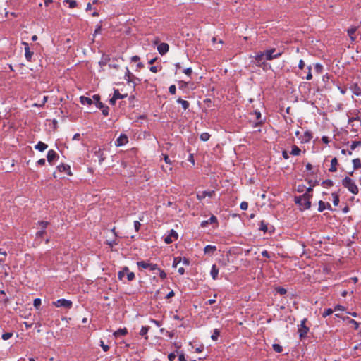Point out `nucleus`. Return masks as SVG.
Here are the masks:
<instances>
[{
    "label": "nucleus",
    "instance_id": "obj_1",
    "mask_svg": "<svg viewBox=\"0 0 361 361\" xmlns=\"http://www.w3.org/2000/svg\"><path fill=\"white\" fill-rule=\"evenodd\" d=\"M312 197V195L305 193L302 195L295 197V202L300 206L301 210L308 209L311 207L310 199Z\"/></svg>",
    "mask_w": 361,
    "mask_h": 361
},
{
    "label": "nucleus",
    "instance_id": "obj_2",
    "mask_svg": "<svg viewBox=\"0 0 361 361\" xmlns=\"http://www.w3.org/2000/svg\"><path fill=\"white\" fill-rule=\"evenodd\" d=\"M342 185L353 195H357L359 193L358 187L350 176H345L342 180Z\"/></svg>",
    "mask_w": 361,
    "mask_h": 361
},
{
    "label": "nucleus",
    "instance_id": "obj_3",
    "mask_svg": "<svg viewBox=\"0 0 361 361\" xmlns=\"http://www.w3.org/2000/svg\"><path fill=\"white\" fill-rule=\"evenodd\" d=\"M265 54V60L271 61L273 59H277L282 55L281 51H276L275 48L266 50L264 51Z\"/></svg>",
    "mask_w": 361,
    "mask_h": 361
},
{
    "label": "nucleus",
    "instance_id": "obj_4",
    "mask_svg": "<svg viewBox=\"0 0 361 361\" xmlns=\"http://www.w3.org/2000/svg\"><path fill=\"white\" fill-rule=\"evenodd\" d=\"M137 265L139 267V269H149L150 270L159 269L157 264L149 263L147 261H139L137 262Z\"/></svg>",
    "mask_w": 361,
    "mask_h": 361
},
{
    "label": "nucleus",
    "instance_id": "obj_5",
    "mask_svg": "<svg viewBox=\"0 0 361 361\" xmlns=\"http://www.w3.org/2000/svg\"><path fill=\"white\" fill-rule=\"evenodd\" d=\"M53 305L56 307H65L70 309L72 307L73 302L71 300L66 299H59L53 302Z\"/></svg>",
    "mask_w": 361,
    "mask_h": 361
},
{
    "label": "nucleus",
    "instance_id": "obj_6",
    "mask_svg": "<svg viewBox=\"0 0 361 361\" xmlns=\"http://www.w3.org/2000/svg\"><path fill=\"white\" fill-rule=\"evenodd\" d=\"M306 320V319L302 320L298 327V333L300 338H305L309 331V328L305 325Z\"/></svg>",
    "mask_w": 361,
    "mask_h": 361
},
{
    "label": "nucleus",
    "instance_id": "obj_7",
    "mask_svg": "<svg viewBox=\"0 0 361 361\" xmlns=\"http://www.w3.org/2000/svg\"><path fill=\"white\" fill-rule=\"evenodd\" d=\"M178 237V235L176 231L173 229H171L169 231V233L167 236L164 238V242L166 244H170L173 243L174 240H177Z\"/></svg>",
    "mask_w": 361,
    "mask_h": 361
},
{
    "label": "nucleus",
    "instance_id": "obj_8",
    "mask_svg": "<svg viewBox=\"0 0 361 361\" xmlns=\"http://www.w3.org/2000/svg\"><path fill=\"white\" fill-rule=\"evenodd\" d=\"M255 59L256 65L260 67L264 64L265 54L264 52H260L255 56Z\"/></svg>",
    "mask_w": 361,
    "mask_h": 361
},
{
    "label": "nucleus",
    "instance_id": "obj_9",
    "mask_svg": "<svg viewBox=\"0 0 361 361\" xmlns=\"http://www.w3.org/2000/svg\"><path fill=\"white\" fill-rule=\"evenodd\" d=\"M25 48V56L28 61H31L33 52L30 51L28 43L23 42Z\"/></svg>",
    "mask_w": 361,
    "mask_h": 361
},
{
    "label": "nucleus",
    "instance_id": "obj_10",
    "mask_svg": "<svg viewBox=\"0 0 361 361\" xmlns=\"http://www.w3.org/2000/svg\"><path fill=\"white\" fill-rule=\"evenodd\" d=\"M128 138L125 134H121L116 140L115 145L116 146H123L128 143Z\"/></svg>",
    "mask_w": 361,
    "mask_h": 361
},
{
    "label": "nucleus",
    "instance_id": "obj_11",
    "mask_svg": "<svg viewBox=\"0 0 361 361\" xmlns=\"http://www.w3.org/2000/svg\"><path fill=\"white\" fill-rule=\"evenodd\" d=\"M169 46L167 43L163 42L158 45L157 50L161 55H164L169 51Z\"/></svg>",
    "mask_w": 361,
    "mask_h": 361
},
{
    "label": "nucleus",
    "instance_id": "obj_12",
    "mask_svg": "<svg viewBox=\"0 0 361 361\" xmlns=\"http://www.w3.org/2000/svg\"><path fill=\"white\" fill-rule=\"evenodd\" d=\"M354 121L357 122V123L356 125V127L357 128L361 127V118L358 116V111L356 112L355 114H354L353 116L348 118V123H351Z\"/></svg>",
    "mask_w": 361,
    "mask_h": 361
},
{
    "label": "nucleus",
    "instance_id": "obj_13",
    "mask_svg": "<svg viewBox=\"0 0 361 361\" xmlns=\"http://www.w3.org/2000/svg\"><path fill=\"white\" fill-rule=\"evenodd\" d=\"M214 194V191H203L197 194V198L199 200L204 199L206 197H212Z\"/></svg>",
    "mask_w": 361,
    "mask_h": 361
},
{
    "label": "nucleus",
    "instance_id": "obj_14",
    "mask_svg": "<svg viewBox=\"0 0 361 361\" xmlns=\"http://www.w3.org/2000/svg\"><path fill=\"white\" fill-rule=\"evenodd\" d=\"M349 89L356 96H361V87L357 83H353L350 85Z\"/></svg>",
    "mask_w": 361,
    "mask_h": 361
},
{
    "label": "nucleus",
    "instance_id": "obj_15",
    "mask_svg": "<svg viewBox=\"0 0 361 361\" xmlns=\"http://www.w3.org/2000/svg\"><path fill=\"white\" fill-rule=\"evenodd\" d=\"M318 205V211L320 212H323L326 209L329 210H332L331 204L329 203L326 204L322 200L319 201Z\"/></svg>",
    "mask_w": 361,
    "mask_h": 361
},
{
    "label": "nucleus",
    "instance_id": "obj_16",
    "mask_svg": "<svg viewBox=\"0 0 361 361\" xmlns=\"http://www.w3.org/2000/svg\"><path fill=\"white\" fill-rule=\"evenodd\" d=\"M59 157V155L57 154V153L53 150V149H50L48 151V153H47V161L49 163L51 164L52 161Z\"/></svg>",
    "mask_w": 361,
    "mask_h": 361
},
{
    "label": "nucleus",
    "instance_id": "obj_17",
    "mask_svg": "<svg viewBox=\"0 0 361 361\" xmlns=\"http://www.w3.org/2000/svg\"><path fill=\"white\" fill-rule=\"evenodd\" d=\"M357 31V27L353 26L347 30L348 35L352 42L355 41V32Z\"/></svg>",
    "mask_w": 361,
    "mask_h": 361
},
{
    "label": "nucleus",
    "instance_id": "obj_18",
    "mask_svg": "<svg viewBox=\"0 0 361 361\" xmlns=\"http://www.w3.org/2000/svg\"><path fill=\"white\" fill-rule=\"evenodd\" d=\"M45 233H46V231L43 230V229H42L41 231H39L38 232L36 233V235H35L36 237H35V246H38L40 245L41 241L39 240V238H42Z\"/></svg>",
    "mask_w": 361,
    "mask_h": 361
},
{
    "label": "nucleus",
    "instance_id": "obj_19",
    "mask_svg": "<svg viewBox=\"0 0 361 361\" xmlns=\"http://www.w3.org/2000/svg\"><path fill=\"white\" fill-rule=\"evenodd\" d=\"M93 104L99 109H102L104 104L100 102V97L98 94H95L92 97Z\"/></svg>",
    "mask_w": 361,
    "mask_h": 361
},
{
    "label": "nucleus",
    "instance_id": "obj_20",
    "mask_svg": "<svg viewBox=\"0 0 361 361\" xmlns=\"http://www.w3.org/2000/svg\"><path fill=\"white\" fill-rule=\"evenodd\" d=\"M338 165L337 158L334 157L331 161V166L329 169L330 172H336L337 171V166Z\"/></svg>",
    "mask_w": 361,
    "mask_h": 361
},
{
    "label": "nucleus",
    "instance_id": "obj_21",
    "mask_svg": "<svg viewBox=\"0 0 361 361\" xmlns=\"http://www.w3.org/2000/svg\"><path fill=\"white\" fill-rule=\"evenodd\" d=\"M58 169L61 172H66L67 174L71 175V167L69 165L64 164H60L59 166H58Z\"/></svg>",
    "mask_w": 361,
    "mask_h": 361
},
{
    "label": "nucleus",
    "instance_id": "obj_22",
    "mask_svg": "<svg viewBox=\"0 0 361 361\" xmlns=\"http://www.w3.org/2000/svg\"><path fill=\"white\" fill-rule=\"evenodd\" d=\"M128 334V330L126 328L119 329L114 333V337L117 338L119 336H126Z\"/></svg>",
    "mask_w": 361,
    "mask_h": 361
},
{
    "label": "nucleus",
    "instance_id": "obj_23",
    "mask_svg": "<svg viewBox=\"0 0 361 361\" xmlns=\"http://www.w3.org/2000/svg\"><path fill=\"white\" fill-rule=\"evenodd\" d=\"M94 153H95V155L99 159V163L101 164L105 159V157L104 156L102 149L101 148H99L97 150L95 151Z\"/></svg>",
    "mask_w": 361,
    "mask_h": 361
},
{
    "label": "nucleus",
    "instance_id": "obj_24",
    "mask_svg": "<svg viewBox=\"0 0 361 361\" xmlns=\"http://www.w3.org/2000/svg\"><path fill=\"white\" fill-rule=\"evenodd\" d=\"M48 147V145L41 141H39L35 146V148L37 149L39 152H44L45 149H47Z\"/></svg>",
    "mask_w": 361,
    "mask_h": 361
},
{
    "label": "nucleus",
    "instance_id": "obj_25",
    "mask_svg": "<svg viewBox=\"0 0 361 361\" xmlns=\"http://www.w3.org/2000/svg\"><path fill=\"white\" fill-rule=\"evenodd\" d=\"M216 250V247L211 245H207L204 249V252L205 254H213Z\"/></svg>",
    "mask_w": 361,
    "mask_h": 361
},
{
    "label": "nucleus",
    "instance_id": "obj_26",
    "mask_svg": "<svg viewBox=\"0 0 361 361\" xmlns=\"http://www.w3.org/2000/svg\"><path fill=\"white\" fill-rule=\"evenodd\" d=\"M80 100L81 104L83 105H85V104L91 105L92 104H93L92 99H91L90 97L82 96V97H80Z\"/></svg>",
    "mask_w": 361,
    "mask_h": 361
},
{
    "label": "nucleus",
    "instance_id": "obj_27",
    "mask_svg": "<svg viewBox=\"0 0 361 361\" xmlns=\"http://www.w3.org/2000/svg\"><path fill=\"white\" fill-rule=\"evenodd\" d=\"M210 274L214 280L217 279L219 269L216 267L215 264L212 265Z\"/></svg>",
    "mask_w": 361,
    "mask_h": 361
},
{
    "label": "nucleus",
    "instance_id": "obj_28",
    "mask_svg": "<svg viewBox=\"0 0 361 361\" xmlns=\"http://www.w3.org/2000/svg\"><path fill=\"white\" fill-rule=\"evenodd\" d=\"M344 320H347L350 324L352 325V327H353L354 329H357L359 328L360 324L356 322L355 320L349 318L347 317L346 318L343 319Z\"/></svg>",
    "mask_w": 361,
    "mask_h": 361
},
{
    "label": "nucleus",
    "instance_id": "obj_29",
    "mask_svg": "<svg viewBox=\"0 0 361 361\" xmlns=\"http://www.w3.org/2000/svg\"><path fill=\"white\" fill-rule=\"evenodd\" d=\"M361 146V141H353L350 145V150L348 151V154L352 155V151L355 150L357 147Z\"/></svg>",
    "mask_w": 361,
    "mask_h": 361
},
{
    "label": "nucleus",
    "instance_id": "obj_30",
    "mask_svg": "<svg viewBox=\"0 0 361 361\" xmlns=\"http://www.w3.org/2000/svg\"><path fill=\"white\" fill-rule=\"evenodd\" d=\"M149 330V326H142L140 331V335L145 336V338L146 340H147L148 339L147 333H148Z\"/></svg>",
    "mask_w": 361,
    "mask_h": 361
},
{
    "label": "nucleus",
    "instance_id": "obj_31",
    "mask_svg": "<svg viewBox=\"0 0 361 361\" xmlns=\"http://www.w3.org/2000/svg\"><path fill=\"white\" fill-rule=\"evenodd\" d=\"M352 162H353V169L354 170H357V169H361V160H360V159H359V158L354 159H353Z\"/></svg>",
    "mask_w": 361,
    "mask_h": 361
},
{
    "label": "nucleus",
    "instance_id": "obj_32",
    "mask_svg": "<svg viewBox=\"0 0 361 361\" xmlns=\"http://www.w3.org/2000/svg\"><path fill=\"white\" fill-rule=\"evenodd\" d=\"M177 102L182 105V107L184 110H186L189 108L190 104L188 101L182 99L181 98H178L177 99Z\"/></svg>",
    "mask_w": 361,
    "mask_h": 361
},
{
    "label": "nucleus",
    "instance_id": "obj_33",
    "mask_svg": "<svg viewBox=\"0 0 361 361\" xmlns=\"http://www.w3.org/2000/svg\"><path fill=\"white\" fill-rule=\"evenodd\" d=\"M128 272V267H125L123 268L122 270H121L120 271H118V278L119 280H123L125 274Z\"/></svg>",
    "mask_w": 361,
    "mask_h": 361
},
{
    "label": "nucleus",
    "instance_id": "obj_34",
    "mask_svg": "<svg viewBox=\"0 0 361 361\" xmlns=\"http://www.w3.org/2000/svg\"><path fill=\"white\" fill-rule=\"evenodd\" d=\"M300 152H301V150L298 146L293 145L292 147V150L290 152V154H292L293 156H298L300 154Z\"/></svg>",
    "mask_w": 361,
    "mask_h": 361
},
{
    "label": "nucleus",
    "instance_id": "obj_35",
    "mask_svg": "<svg viewBox=\"0 0 361 361\" xmlns=\"http://www.w3.org/2000/svg\"><path fill=\"white\" fill-rule=\"evenodd\" d=\"M307 75L305 77L300 75V77L302 78H305L307 80H310L312 78V72H311V70H312L311 66H307Z\"/></svg>",
    "mask_w": 361,
    "mask_h": 361
},
{
    "label": "nucleus",
    "instance_id": "obj_36",
    "mask_svg": "<svg viewBox=\"0 0 361 361\" xmlns=\"http://www.w3.org/2000/svg\"><path fill=\"white\" fill-rule=\"evenodd\" d=\"M312 136L311 133L310 132H305L304 134V137L302 140V142H307L312 139Z\"/></svg>",
    "mask_w": 361,
    "mask_h": 361
},
{
    "label": "nucleus",
    "instance_id": "obj_37",
    "mask_svg": "<svg viewBox=\"0 0 361 361\" xmlns=\"http://www.w3.org/2000/svg\"><path fill=\"white\" fill-rule=\"evenodd\" d=\"M333 197V203L334 206H338L339 204V196L337 193L334 192L331 194Z\"/></svg>",
    "mask_w": 361,
    "mask_h": 361
},
{
    "label": "nucleus",
    "instance_id": "obj_38",
    "mask_svg": "<svg viewBox=\"0 0 361 361\" xmlns=\"http://www.w3.org/2000/svg\"><path fill=\"white\" fill-rule=\"evenodd\" d=\"M324 67L320 63H316L314 65V71L317 74H321L323 71Z\"/></svg>",
    "mask_w": 361,
    "mask_h": 361
},
{
    "label": "nucleus",
    "instance_id": "obj_39",
    "mask_svg": "<svg viewBox=\"0 0 361 361\" xmlns=\"http://www.w3.org/2000/svg\"><path fill=\"white\" fill-rule=\"evenodd\" d=\"M127 95L121 94L118 90H115L114 92V99H123L125 98Z\"/></svg>",
    "mask_w": 361,
    "mask_h": 361
},
{
    "label": "nucleus",
    "instance_id": "obj_40",
    "mask_svg": "<svg viewBox=\"0 0 361 361\" xmlns=\"http://www.w3.org/2000/svg\"><path fill=\"white\" fill-rule=\"evenodd\" d=\"M322 185H323L324 187H332L334 185V182H333V180H331L330 179H327V180L322 181Z\"/></svg>",
    "mask_w": 361,
    "mask_h": 361
},
{
    "label": "nucleus",
    "instance_id": "obj_41",
    "mask_svg": "<svg viewBox=\"0 0 361 361\" xmlns=\"http://www.w3.org/2000/svg\"><path fill=\"white\" fill-rule=\"evenodd\" d=\"M64 2L68 4L69 8H73L77 6V2L75 0H64Z\"/></svg>",
    "mask_w": 361,
    "mask_h": 361
},
{
    "label": "nucleus",
    "instance_id": "obj_42",
    "mask_svg": "<svg viewBox=\"0 0 361 361\" xmlns=\"http://www.w3.org/2000/svg\"><path fill=\"white\" fill-rule=\"evenodd\" d=\"M220 334V331L219 329H215L214 330V332L212 334V335L211 336V338L213 340V341H216L218 339V337Z\"/></svg>",
    "mask_w": 361,
    "mask_h": 361
},
{
    "label": "nucleus",
    "instance_id": "obj_43",
    "mask_svg": "<svg viewBox=\"0 0 361 361\" xmlns=\"http://www.w3.org/2000/svg\"><path fill=\"white\" fill-rule=\"evenodd\" d=\"M200 140H202V141H207L209 137H210V135L208 133H202L201 135H200Z\"/></svg>",
    "mask_w": 361,
    "mask_h": 361
},
{
    "label": "nucleus",
    "instance_id": "obj_44",
    "mask_svg": "<svg viewBox=\"0 0 361 361\" xmlns=\"http://www.w3.org/2000/svg\"><path fill=\"white\" fill-rule=\"evenodd\" d=\"M133 75L131 74V73L130 72V71L128 70V68H126V74H125V79L128 82H131V78L130 77L132 76Z\"/></svg>",
    "mask_w": 361,
    "mask_h": 361
},
{
    "label": "nucleus",
    "instance_id": "obj_45",
    "mask_svg": "<svg viewBox=\"0 0 361 361\" xmlns=\"http://www.w3.org/2000/svg\"><path fill=\"white\" fill-rule=\"evenodd\" d=\"M273 349L276 353H281L283 350L282 346L277 343L273 345Z\"/></svg>",
    "mask_w": 361,
    "mask_h": 361
},
{
    "label": "nucleus",
    "instance_id": "obj_46",
    "mask_svg": "<svg viewBox=\"0 0 361 361\" xmlns=\"http://www.w3.org/2000/svg\"><path fill=\"white\" fill-rule=\"evenodd\" d=\"M13 336V334L11 332H6L5 334H3L1 336V338L3 340L6 341L11 338Z\"/></svg>",
    "mask_w": 361,
    "mask_h": 361
},
{
    "label": "nucleus",
    "instance_id": "obj_47",
    "mask_svg": "<svg viewBox=\"0 0 361 361\" xmlns=\"http://www.w3.org/2000/svg\"><path fill=\"white\" fill-rule=\"evenodd\" d=\"M182 261V258L180 257H175L173 259V267H177V266L178 265L179 263H180Z\"/></svg>",
    "mask_w": 361,
    "mask_h": 361
},
{
    "label": "nucleus",
    "instance_id": "obj_48",
    "mask_svg": "<svg viewBox=\"0 0 361 361\" xmlns=\"http://www.w3.org/2000/svg\"><path fill=\"white\" fill-rule=\"evenodd\" d=\"M127 274V279L128 281H132L135 279V274L133 272L129 271L126 273Z\"/></svg>",
    "mask_w": 361,
    "mask_h": 361
},
{
    "label": "nucleus",
    "instance_id": "obj_49",
    "mask_svg": "<svg viewBox=\"0 0 361 361\" xmlns=\"http://www.w3.org/2000/svg\"><path fill=\"white\" fill-rule=\"evenodd\" d=\"M41 299L39 298H36L34 300V302H33V305H34V307L36 308V309H39L40 305H41Z\"/></svg>",
    "mask_w": 361,
    "mask_h": 361
},
{
    "label": "nucleus",
    "instance_id": "obj_50",
    "mask_svg": "<svg viewBox=\"0 0 361 361\" xmlns=\"http://www.w3.org/2000/svg\"><path fill=\"white\" fill-rule=\"evenodd\" d=\"M333 313V310L331 308H328L325 310L322 314L323 317H326L327 316Z\"/></svg>",
    "mask_w": 361,
    "mask_h": 361
},
{
    "label": "nucleus",
    "instance_id": "obj_51",
    "mask_svg": "<svg viewBox=\"0 0 361 361\" xmlns=\"http://www.w3.org/2000/svg\"><path fill=\"white\" fill-rule=\"evenodd\" d=\"M38 224L39 226H41L42 229L45 230V228L47 227V226L49 224V223L48 221H39Z\"/></svg>",
    "mask_w": 361,
    "mask_h": 361
},
{
    "label": "nucleus",
    "instance_id": "obj_52",
    "mask_svg": "<svg viewBox=\"0 0 361 361\" xmlns=\"http://www.w3.org/2000/svg\"><path fill=\"white\" fill-rule=\"evenodd\" d=\"M276 290L277 293H279L280 295H284L287 292L286 290L282 287H278L276 288Z\"/></svg>",
    "mask_w": 361,
    "mask_h": 361
},
{
    "label": "nucleus",
    "instance_id": "obj_53",
    "mask_svg": "<svg viewBox=\"0 0 361 361\" xmlns=\"http://www.w3.org/2000/svg\"><path fill=\"white\" fill-rule=\"evenodd\" d=\"M100 346L102 348V349L104 352H106L109 350V346L107 345H105L102 340L100 341Z\"/></svg>",
    "mask_w": 361,
    "mask_h": 361
},
{
    "label": "nucleus",
    "instance_id": "obj_54",
    "mask_svg": "<svg viewBox=\"0 0 361 361\" xmlns=\"http://www.w3.org/2000/svg\"><path fill=\"white\" fill-rule=\"evenodd\" d=\"M157 270H158V271H159V276H160V278H161V279H166V272H165L164 270H162V269H159H159H157Z\"/></svg>",
    "mask_w": 361,
    "mask_h": 361
},
{
    "label": "nucleus",
    "instance_id": "obj_55",
    "mask_svg": "<svg viewBox=\"0 0 361 361\" xmlns=\"http://www.w3.org/2000/svg\"><path fill=\"white\" fill-rule=\"evenodd\" d=\"M240 207L242 210H247L248 208V203L247 202H242Z\"/></svg>",
    "mask_w": 361,
    "mask_h": 361
},
{
    "label": "nucleus",
    "instance_id": "obj_56",
    "mask_svg": "<svg viewBox=\"0 0 361 361\" xmlns=\"http://www.w3.org/2000/svg\"><path fill=\"white\" fill-rule=\"evenodd\" d=\"M104 116H107L109 115V107L104 105V107L101 109Z\"/></svg>",
    "mask_w": 361,
    "mask_h": 361
},
{
    "label": "nucleus",
    "instance_id": "obj_57",
    "mask_svg": "<svg viewBox=\"0 0 361 361\" xmlns=\"http://www.w3.org/2000/svg\"><path fill=\"white\" fill-rule=\"evenodd\" d=\"M169 91L171 94H175L176 91V87L174 85H171L169 88Z\"/></svg>",
    "mask_w": 361,
    "mask_h": 361
},
{
    "label": "nucleus",
    "instance_id": "obj_58",
    "mask_svg": "<svg viewBox=\"0 0 361 361\" xmlns=\"http://www.w3.org/2000/svg\"><path fill=\"white\" fill-rule=\"evenodd\" d=\"M140 226H141V224H140V221H134V227H135V231L137 232L139 231Z\"/></svg>",
    "mask_w": 361,
    "mask_h": 361
},
{
    "label": "nucleus",
    "instance_id": "obj_59",
    "mask_svg": "<svg viewBox=\"0 0 361 361\" xmlns=\"http://www.w3.org/2000/svg\"><path fill=\"white\" fill-rule=\"evenodd\" d=\"M260 230L263 231L264 232H266L267 231V226L264 224V221L261 222Z\"/></svg>",
    "mask_w": 361,
    "mask_h": 361
},
{
    "label": "nucleus",
    "instance_id": "obj_60",
    "mask_svg": "<svg viewBox=\"0 0 361 361\" xmlns=\"http://www.w3.org/2000/svg\"><path fill=\"white\" fill-rule=\"evenodd\" d=\"M176 355L174 353H171L168 355V359L169 361H173L176 358Z\"/></svg>",
    "mask_w": 361,
    "mask_h": 361
},
{
    "label": "nucleus",
    "instance_id": "obj_61",
    "mask_svg": "<svg viewBox=\"0 0 361 361\" xmlns=\"http://www.w3.org/2000/svg\"><path fill=\"white\" fill-rule=\"evenodd\" d=\"M209 224H213L217 221V218L212 215L209 219H208Z\"/></svg>",
    "mask_w": 361,
    "mask_h": 361
},
{
    "label": "nucleus",
    "instance_id": "obj_62",
    "mask_svg": "<svg viewBox=\"0 0 361 361\" xmlns=\"http://www.w3.org/2000/svg\"><path fill=\"white\" fill-rule=\"evenodd\" d=\"M163 156H164V159L165 162L171 166V161L169 159V156L167 154H163Z\"/></svg>",
    "mask_w": 361,
    "mask_h": 361
},
{
    "label": "nucleus",
    "instance_id": "obj_63",
    "mask_svg": "<svg viewBox=\"0 0 361 361\" xmlns=\"http://www.w3.org/2000/svg\"><path fill=\"white\" fill-rule=\"evenodd\" d=\"M298 68L302 70L305 68V62L302 59H300L298 63Z\"/></svg>",
    "mask_w": 361,
    "mask_h": 361
},
{
    "label": "nucleus",
    "instance_id": "obj_64",
    "mask_svg": "<svg viewBox=\"0 0 361 361\" xmlns=\"http://www.w3.org/2000/svg\"><path fill=\"white\" fill-rule=\"evenodd\" d=\"M183 73L188 75H190L192 73V68H187L183 71Z\"/></svg>",
    "mask_w": 361,
    "mask_h": 361
}]
</instances>
